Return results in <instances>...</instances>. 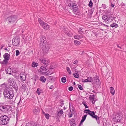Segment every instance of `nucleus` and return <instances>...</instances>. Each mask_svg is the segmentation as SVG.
I'll return each instance as SVG.
<instances>
[{
	"instance_id": "1",
	"label": "nucleus",
	"mask_w": 126,
	"mask_h": 126,
	"mask_svg": "<svg viewBox=\"0 0 126 126\" xmlns=\"http://www.w3.org/2000/svg\"><path fill=\"white\" fill-rule=\"evenodd\" d=\"M3 94L5 97L10 99H12L14 95L13 89L9 88L5 89L3 92Z\"/></svg>"
},
{
	"instance_id": "2",
	"label": "nucleus",
	"mask_w": 126,
	"mask_h": 126,
	"mask_svg": "<svg viewBox=\"0 0 126 126\" xmlns=\"http://www.w3.org/2000/svg\"><path fill=\"white\" fill-rule=\"evenodd\" d=\"M12 108L9 106L1 105L0 106V110L2 113H7L10 114L12 112Z\"/></svg>"
},
{
	"instance_id": "3",
	"label": "nucleus",
	"mask_w": 126,
	"mask_h": 126,
	"mask_svg": "<svg viewBox=\"0 0 126 126\" xmlns=\"http://www.w3.org/2000/svg\"><path fill=\"white\" fill-rule=\"evenodd\" d=\"M9 118L6 115H1L0 117V125H6L8 123Z\"/></svg>"
},
{
	"instance_id": "4",
	"label": "nucleus",
	"mask_w": 126,
	"mask_h": 126,
	"mask_svg": "<svg viewBox=\"0 0 126 126\" xmlns=\"http://www.w3.org/2000/svg\"><path fill=\"white\" fill-rule=\"evenodd\" d=\"M123 115L119 113H117L113 116V120L115 122L122 123L123 121Z\"/></svg>"
},
{
	"instance_id": "5",
	"label": "nucleus",
	"mask_w": 126,
	"mask_h": 126,
	"mask_svg": "<svg viewBox=\"0 0 126 126\" xmlns=\"http://www.w3.org/2000/svg\"><path fill=\"white\" fill-rule=\"evenodd\" d=\"M102 18L104 20V21L105 22L106 24L113 19V18L110 15H104L102 16Z\"/></svg>"
},
{
	"instance_id": "6",
	"label": "nucleus",
	"mask_w": 126,
	"mask_h": 126,
	"mask_svg": "<svg viewBox=\"0 0 126 126\" xmlns=\"http://www.w3.org/2000/svg\"><path fill=\"white\" fill-rule=\"evenodd\" d=\"M47 69V68L46 66H42L40 67V69L39 70V71L42 73H44L46 75H49L50 74V73H47L46 72H45Z\"/></svg>"
},
{
	"instance_id": "7",
	"label": "nucleus",
	"mask_w": 126,
	"mask_h": 126,
	"mask_svg": "<svg viewBox=\"0 0 126 126\" xmlns=\"http://www.w3.org/2000/svg\"><path fill=\"white\" fill-rule=\"evenodd\" d=\"M20 38L18 36L15 37L13 38L12 44L14 46H16L19 44L20 42Z\"/></svg>"
},
{
	"instance_id": "8",
	"label": "nucleus",
	"mask_w": 126,
	"mask_h": 126,
	"mask_svg": "<svg viewBox=\"0 0 126 126\" xmlns=\"http://www.w3.org/2000/svg\"><path fill=\"white\" fill-rule=\"evenodd\" d=\"M17 17L16 16H12L7 17L6 20L8 21V24L11 22L13 23L16 20Z\"/></svg>"
},
{
	"instance_id": "9",
	"label": "nucleus",
	"mask_w": 126,
	"mask_h": 126,
	"mask_svg": "<svg viewBox=\"0 0 126 126\" xmlns=\"http://www.w3.org/2000/svg\"><path fill=\"white\" fill-rule=\"evenodd\" d=\"M42 50L44 53L48 52L50 48V46L48 44H46L42 45Z\"/></svg>"
},
{
	"instance_id": "10",
	"label": "nucleus",
	"mask_w": 126,
	"mask_h": 126,
	"mask_svg": "<svg viewBox=\"0 0 126 126\" xmlns=\"http://www.w3.org/2000/svg\"><path fill=\"white\" fill-rule=\"evenodd\" d=\"M41 62L46 65H48L50 62L49 60L45 58H41L40 59Z\"/></svg>"
},
{
	"instance_id": "11",
	"label": "nucleus",
	"mask_w": 126,
	"mask_h": 126,
	"mask_svg": "<svg viewBox=\"0 0 126 126\" xmlns=\"http://www.w3.org/2000/svg\"><path fill=\"white\" fill-rule=\"evenodd\" d=\"M46 39L43 36H41L40 39V45L41 46L43 45L46 44Z\"/></svg>"
},
{
	"instance_id": "12",
	"label": "nucleus",
	"mask_w": 126,
	"mask_h": 126,
	"mask_svg": "<svg viewBox=\"0 0 126 126\" xmlns=\"http://www.w3.org/2000/svg\"><path fill=\"white\" fill-rule=\"evenodd\" d=\"M73 9V13L76 15H78L79 14V12L78 11V6L76 4H74V7Z\"/></svg>"
},
{
	"instance_id": "13",
	"label": "nucleus",
	"mask_w": 126,
	"mask_h": 126,
	"mask_svg": "<svg viewBox=\"0 0 126 126\" xmlns=\"http://www.w3.org/2000/svg\"><path fill=\"white\" fill-rule=\"evenodd\" d=\"M94 80L93 81V83L99 85L100 83L98 77H96L94 78Z\"/></svg>"
},
{
	"instance_id": "14",
	"label": "nucleus",
	"mask_w": 126,
	"mask_h": 126,
	"mask_svg": "<svg viewBox=\"0 0 126 126\" xmlns=\"http://www.w3.org/2000/svg\"><path fill=\"white\" fill-rule=\"evenodd\" d=\"M8 83L10 85L12 86L13 87L14 86V79L13 78H10L8 80Z\"/></svg>"
},
{
	"instance_id": "15",
	"label": "nucleus",
	"mask_w": 126,
	"mask_h": 126,
	"mask_svg": "<svg viewBox=\"0 0 126 126\" xmlns=\"http://www.w3.org/2000/svg\"><path fill=\"white\" fill-rule=\"evenodd\" d=\"M19 75L21 80L23 81H24L25 80L26 78V76L24 73H21Z\"/></svg>"
},
{
	"instance_id": "16",
	"label": "nucleus",
	"mask_w": 126,
	"mask_h": 126,
	"mask_svg": "<svg viewBox=\"0 0 126 126\" xmlns=\"http://www.w3.org/2000/svg\"><path fill=\"white\" fill-rule=\"evenodd\" d=\"M40 111V109L38 107H36L33 109L32 112L34 114H37V113L39 112Z\"/></svg>"
},
{
	"instance_id": "17",
	"label": "nucleus",
	"mask_w": 126,
	"mask_h": 126,
	"mask_svg": "<svg viewBox=\"0 0 126 126\" xmlns=\"http://www.w3.org/2000/svg\"><path fill=\"white\" fill-rule=\"evenodd\" d=\"M87 115H85L82 117V119L81 121L79 126H80L81 125H82L84 121L86 119Z\"/></svg>"
},
{
	"instance_id": "18",
	"label": "nucleus",
	"mask_w": 126,
	"mask_h": 126,
	"mask_svg": "<svg viewBox=\"0 0 126 126\" xmlns=\"http://www.w3.org/2000/svg\"><path fill=\"white\" fill-rule=\"evenodd\" d=\"M64 32L69 37H71L73 33L71 32L66 31V30H65L64 28Z\"/></svg>"
},
{
	"instance_id": "19",
	"label": "nucleus",
	"mask_w": 126,
	"mask_h": 126,
	"mask_svg": "<svg viewBox=\"0 0 126 126\" xmlns=\"http://www.w3.org/2000/svg\"><path fill=\"white\" fill-rule=\"evenodd\" d=\"M3 57L4 59L5 60H9V57L10 56V55L8 54V53H6L3 55Z\"/></svg>"
},
{
	"instance_id": "20",
	"label": "nucleus",
	"mask_w": 126,
	"mask_h": 126,
	"mask_svg": "<svg viewBox=\"0 0 126 126\" xmlns=\"http://www.w3.org/2000/svg\"><path fill=\"white\" fill-rule=\"evenodd\" d=\"M38 21L41 26H42L43 24L44 25L47 26L46 23L44 22L43 21L41 20V19L40 18H38Z\"/></svg>"
},
{
	"instance_id": "21",
	"label": "nucleus",
	"mask_w": 126,
	"mask_h": 126,
	"mask_svg": "<svg viewBox=\"0 0 126 126\" xmlns=\"http://www.w3.org/2000/svg\"><path fill=\"white\" fill-rule=\"evenodd\" d=\"M38 65V64L36 63L35 62H32L31 64L33 68H35L37 67Z\"/></svg>"
},
{
	"instance_id": "22",
	"label": "nucleus",
	"mask_w": 126,
	"mask_h": 126,
	"mask_svg": "<svg viewBox=\"0 0 126 126\" xmlns=\"http://www.w3.org/2000/svg\"><path fill=\"white\" fill-rule=\"evenodd\" d=\"M110 92L112 95H114L115 94V91L114 88L113 87H110Z\"/></svg>"
},
{
	"instance_id": "23",
	"label": "nucleus",
	"mask_w": 126,
	"mask_h": 126,
	"mask_svg": "<svg viewBox=\"0 0 126 126\" xmlns=\"http://www.w3.org/2000/svg\"><path fill=\"white\" fill-rule=\"evenodd\" d=\"M89 98L90 100L92 101V103L95 99V96L94 94L90 95L89 96Z\"/></svg>"
},
{
	"instance_id": "24",
	"label": "nucleus",
	"mask_w": 126,
	"mask_h": 126,
	"mask_svg": "<svg viewBox=\"0 0 126 126\" xmlns=\"http://www.w3.org/2000/svg\"><path fill=\"white\" fill-rule=\"evenodd\" d=\"M83 37V36L82 35H75L74 36V38L75 39H81Z\"/></svg>"
},
{
	"instance_id": "25",
	"label": "nucleus",
	"mask_w": 126,
	"mask_h": 126,
	"mask_svg": "<svg viewBox=\"0 0 126 126\" xmlns=\"http://www.w3.org/2000/svg\"><path fill=\"white\" fill-rule=\"evenodd\" d=\"M40 80L42 82H45L46 81V79L44 76H42L40 77Z\"/></svg>"
},
{
	"instance_id": "26",
	"label": "nucleus",
	"mask_w": 126,
	"mask_h": 126,
	"mask_svg": "<svg viewBox=\"0 0 126 126\" xmlns=\"http://www.w3.org/2000/svg\"><path fill=\"white\" fill-rule=\"evenodd\" d=\"M47 25H43L42 26L43 28L45 29L48 30L49 28V25H48L46 23Z\"/></svg>"
},
{
	"instance_id": "27",
	"label": "nucleus",
	"mask_w": 126,
	"mask_h": 126,
	"mask_svg": "<svg viewBox=\"0 0 126 126\" xmlns=\"http://www.w3.org/2000/svg\"><path fill=\"white\" fill-rule=\"evenodd\" d=\"M8 60H5V59H4L2 61H0V63L1 64H6L8 62Z\"/></svg>"
},
{
	"instance_id": "28",
	"label": "nucleus",
	"mask_w": 126,
	"mask_h": 126,
	"mask_svg": "<svg viewBox=\"0 0 126 126\" xmlns=\"http://www.w3.org/2000/svg\"><path fill=\"white\" fill-rule=\"evenodd\" d=\"M88 114L92 116L93 118H94V117H95V115L94 111H90V112Z\"/></svg>"
},
{
	"instance_id": "29",
	"label": "nucleus",
	"mask_w": 126,
	"mask_h": 126,
	"mask_svg": "<svg viewBox=\"0 0 126 126\" xmlns=\"http://www.w3.org/2000/svg\"><path fill=\"white\" fill-rule=\"evenodd\" d=\"M94 118L96 119L98 124H99L100 123L99 117H98L97 116V115H95V116L94 117Z\"/></svg>"
},
{
	"instance_id": "30",
	"label": "nucleus",
	"mask_w": 126,
	"mask_h": 126,
	"mask_svg": "<svg viewBox=\"0 0 126 126\" xmlns=\"http://www.w3.org/2000/svg\"><path fill=\"white\" fill-rule=\"evenodd\" d=\"M74 42L75 45L76 46L79 45L81 43L79 41L76 40L74 41Z\"/></svg>"
},
{
	"instance_id": "31",
	"label": "nucleus",
	"mask_w": 126,
	"mask_h": 126,
	"mask_svg": "<svg viewBox=\"0 0 126 126\" xmlns=\"http://www.w3.org/2000/svg\"><path fill=\"white\" fill-rule=\"evenodd\" d=\"M61 81L63 83H65L66 81V78L65 77H63L61 79Z\"/></svg>"
},
{
	"instance_id": "32",
	"label": "nucleus",
	"mask_w": 126,
	"mask_h": 126,
	"mask_svg": "<svg viewBox=\"0 0 126 126\" xmlns=\"http://www.w3.org/2000/svg\"><path fill=\"white\" fill-rule=\"evenodd\" d=\"M88 82H92L93 81V79L92 77H89L87 78Z\"/></svg>"
},
{
	"instance_id": "33",
	"label": "nucleus",
	"mask_w": 126,
	"mask_h": 126,
	"mask_svg": "<svg viewBox=\"0 0 126 126\" xmlns=\"http://www.w3.org/2000/svg\"><path fill=\"white\" fill-rule=\"evenodd\" d=\"M110 26L112 27H115L116 28L117 27V25L116 23H114L111 24Z\"/></svg>"
},
{
	"instance_id": "34",
	"label": "nucleus",
	"mask_w": 126,
	"mask_h": 126,
	"mask_svg": "<svg viewBox=\"0 0 126 126\" xmlns=\"http://www.w3.org/2000/svg\"><path fill=\"white\" fill-rule=\"evenodd\" d=\"M66 70L69 74L70 75L71 74V71L70 69V68L69 67H66Z\"/></svg>"
},
{
	"instance_id": "35",
	"label": "nucleus",
	"mask_w": 126,
	"mask_h": 126,
	"mask_svg": "<svg viewBox=\"0 0 126 126\" xmlns=\"http://www.w3.org/2000/svg\"><path fill=\"white\" fill-rule=\"evenodd\" d=\"M78 33L80 34H82L84 33V32L82 30L79 28L78 31Z\"/></svg>"
},
{
	"instance_id": "36",
	"label": "nucleus",
	"mask_w": 126,
	"mask_h": 126,
	"mask_svg": "<svg viewBox=\"0 0 126 126\" xmlns=\"http://www.w3.org/2000/svg\"><path fill=\"white\" fill-rule=\"evenodd\" d=\"M41 90L40 88H38L37 89V90L36 91V92L38 95L40 94L41 93Z\"/></svg>"
},
{
	"instance_id": "37",
	"label": "nucleus",
	"mask_w": 126,
	"mask_h": 126,
	"mask_svg": "<svg viewBox=\"0 0 126 126\" xmlns=\"http://www.w3.org/2000/svg\"><path fill=\"white\" fill-rule=\"evenodd\" d=\"M70 124L75 123V120L73 119H71L70 122Z\"/></svg>"
},
{
	"instance_id": "38",
	"label": "nucleus",
	"mask_w": 126,
	"mask_h": 126,
	"mask_svg": "<svg viewBox=\"0 0 126 126\" xmlns=\"http://www.w3.org/2000/svg\"><path fill=\"white\" fill-rule=\"evenodd\" d=\"M74 77L76 78H78L79 77V74L76 73H74L73 74Z\"/></svg>"
},
{
	"instance_id": "39",
	"label": "nucleus",
	"mask_w": 126,
	"mask_h": 126,
	"mask_svg": "<svg viewBox=\"0 0 126 126\" xmlns=\"http://www.w3.org/2000/svg\"><path fill=\"white\" fill-rule=\"evenodd\" d=\"M26 85L25 84H24L22 85V86L21 87V88L22 89L25 90L26 88Z\"/></svg>"
},
{
	"instance_id": "40",
	"label": "nucleus",
	"mask_w": 126,
	"mask_h": 126,
	"mask_svg": "<svg viewBox=\"0 0 126 126\" xmlns=\"http://www.w3.org/2000/svg\"><path fill=\"white\" fill-rule=\"evenodd\" d=\"M68 6L69 7H72L73 8L74 7V4L73 3H71L69 4Z\"/></svg>"
},
{
	"instance_id": "41",
	"label": "nucleus",
	"mask_w": 126,
	"mask_h": 126,
	"mask_svg": "<svg viewBox=\"0 0 126 126\" xmlns=\"http://www.w3.org/2000/svg\"><path fill=\"white\" fill-rule=\"evenodd\" d=\"M93 4V3L91 1V0L89 2L88 5L90 7H91L92 6Z\"/></svg>"
},
{
	"instance_id": "42",
	"label": "nucleus",
	"mask_w": 126,
	"mask_h": 126,
	"mask_svg": "<svg viewBox=\"0 0 126 126\" xmlns=\"http://www.w3.org/2000/svg\"><path fill=\"white\" fill-rule=\"evenodd\" d=\"M11 69L10 68H8L7 69V70H6L7 73L8 74H11V71H11Z\"/></svg>"
},
{
	"instance_id": "43",
	"label": "nucleus",
	"mask_w": 126,
	"mask_h": 126,
	"mask_svg": "<svg viewBox=\"0 0 126 126\" xmlns=\"http://www.w3.org/2000/svg\"><path fill=\"white\" fill-rule=\"evenodd\" d=\"M50 116V115L48 113L46 114H45V117L47 119H49V117Z\"/></svg>"
},
{
	"instance_id": "44",
	"label": "nucleus",
	"mask_w": 126,
	"mask_h": 126,
	"mask_svg": "<svg viewBox=\"0 0 126 126\" xmlns=\"http://www.w3.org/2000/svg\"><path fill=\"white\" fill-rule=\"evenodd\" d=\"M90 111L89 110H85L84 111V112L86 113L89 114V113H90Z\"/></svg>"
},
{
	"instance_id": "45",
	"label": "nucleus",
	"mask_w": 126,
	"mask_h": 126,
	"mask_svg": "<svg viewBox=\"0 0 126 126\" xmlns=\"http://www.w3.org/2000/svg\"><path fill=\"white\" fill-rule=\"evenodd\" d=\"M20 54L18 50H17L16 51V56H17L18 55Z\"/></svg>"
},
{
	"instance_id": "46",
	"label": "nucleus",
	"mask_w": 126,
	"mask_h": 126,
	"mask_svg": "<svg viewBox=\"0 0 126 126\" xmlns=\"http://www.w3.org/2000/svg\"><path fill=\"white\" fill-rule=\"evenodd\" d=\"M63 112L62 110V109L61 110H60L59 112H58V114L59 113L60 114H63Z\"/></svg>"
},
{
	"instance_id": "47",
	"label": "nucleus",
	"mask_w": 126,
	"mask_h": 126,
	"mask_svg": "<svg viewBox=\"0 0 126 126\" xmlns=\"http://www.w3.org/2000/svg\"><path fill=\"white\" fill-rule=\"evenodd\" d=\"M71 111L70 113H69V117H72V115H73V114L72 113L71 111Z\"/></svg>"
},
{
	"instance_id": "48",
	"label": "nucleus",
	"mask_w": 126,
	"mask_h": 126,
	"mask_svg": "<svg viewBox=\"0 0 126 126\" xmlns=\"http://www.w3.org/2000/svg\"><path fill=\"white\" fill-rule=\"evenodd\" d=\"M78 86L79 88V89L81 90H82L83 88H82V87L81 86V85H79Z\"/></svg>"
},
{
	"instance_id": "49",
	"label": "nucleus",
	"mask_w": 126,
	"mask_h": 126,
	"mask_svg": "<svg viewBox=\"0 0 126 126\" xmlns=\"http://www.w3.org/2000/svg\"><path fill=\"white\" fill-rule=\"evenodd\" d=\"M68 90L70 91H72L73 90V87L72 86L69 87L68 88Z\"/></svg>"
},
{
	"instance_id": "50",
	"label": "nucleus",
	"mask_w": 126,
	"mask_h": 126,
	"mask_svg": "<svg viewBox=\"0 0 126 126\" xmlns=\"http://www.w3.org/2000/svg\"><path fill=\"white\" fill-rule=\"evenodd\" d=\"M82 81L83 82H88V81L87 79H82Z\"/></svg>"
},
{
	"instance_id": "51",
	"label": "nucleus",
	"mask_w": 126,
	"mask_h": 126,
	"mask_svg": "<svg viewBox=\"0 0 126 126\" xmlns=\"http://www.w3.org/2000/svg\"><path fill=\"white\" fill-rule=\"evenodd\" d=\"M102 6L103 8L104 9H105L106 8V6L105 4H103L102 5Z\"/></svg>"
},
{
	"instance_id": "52",
	"label": "nucleus",
	"mask_w": 126,
	"mask_h": 126,
	"mask_svg": "<svg viewBox=\"0 0 126 126\" xmlns=\"http://www.w3.org/2000/svg\"><path fill=\"white\" fill-rule=\"evenodd\" d=\"M83 104L85 106V108H88V107L87 106V105L85 103H83Z\"/></svg>"
},
{
	"instance_id": "53",
	"label": "nucleus",
	"mask_w": 126,
	"mask_h": 126,
	"mask_svg": "<svg viewBox=\"0 0 126 126\" xmlns=\"http://www.w3.org/2000/svg\"><path fill=\"white\" fill-rule=\"evenodd\" d=\"M78 63V61L77 60H76L74 62V64H77Z\"/></svg>"
},
{
	"instance_id": "54",
	"label": "nucleus",
	"mask_w": 126,
	"mask_h": 126,
	"mask_svg": "<svg viewBox=\"0 0 126 126\" xmlns=\"http://www.w3.org/2000/svg\"><path fill=\"white\" fill-rule=\"evenodd\" d=\"M54 67L52 65H50V69H53L54 68Z\"/></svg>"
},
{
	"instance_id": "55",
	"label": "nucleus",
	"mask_w": 126,
	"mask_h": 126,
	"mask_svg": "<svg viewBox=\"0 0 126 126\" xmlns=\"http://www.w3.org/2000/svg\"><path fill=\"white\" fill-rule=\"evenodd\" d=\"M101 25H103L104 26H106V27H108V26L107 25H106L103 23H102L101 22Z\"/></svg>"
},
{
	"instance_id": "56",
	"label": "nucleus",
	"mask_w": 126,
	"mask_h": 126,
	"mask_svg": "<svg viewBox=\"0 0 126 126\" xmlns=\"http://www.w3.org/2000/svg\"><path fill=\"white\" fill-rule=\"evenodd\" d=\"M111 6L112 7H113L115 5V4H112L111 2Z\"/></svg>"
},
{
	"instance_id": "57",
	"label": "nucleus",
	"mask_w": 126,
	"mask_h": 126,
	"mask_svg": "<svg viewBox=\"0 0 126 126\" xmlns=\"http://www.w3.org/2000/svg\"><path fill=\"white\" fill-rule=\"evenodd\" d=\"M71 125V126H76V125L75 123L74 124H70Z\"/></svg>"
},
{
	"instance_id": "58",
	"label": "nucleus",
	"mask_w": 126,
	"mask_h": 126,
	"mask_svg": "<svg viewBox=\"0 0 126 126\" xmlns=\"http://www.w3.org/2000/svg\"><path fill=\"white\" fill-rule=\"evenodd\" d=\"M53 87H54L52 85L49 88L50 89H52L53 88Z\"/></svg>"
},
{
	"instance_id": "59",
	"label": "nucleus",
	"mask_w": 126,
	"mask_h": 126,
	"mask_svg": "<svg viewBox=\"0 0 126 126\" xmlns=\"http://www.w3.org/2000/svg\"><path fill=\"white\" fill-rule=\"evenodd\" d=\"M102 126H108L105 123H104Z\"/></svg>"
},
{
	"instance_id": "60",
	"label": "nucleus",
	"mask_w": 126,
	"mask_h": 126,
	"mask_svg": "<svg viewBox=\"0 0 126 126\" xmlns=\"http://www.w3.org/2000/svg\"><path fill=\"white\" fill-rule=\"evenodd\" d=\"M2 113V112H1V111H0V115Z\"/></svg>"
},
{
	"instance_id": "61",
	"label": "nucleus",
	"mask_w": 126,
	"mask_h": 126,
	"mask_svg": "<svg viewBox=\"0 0 126 126\" xmlns=\"http://www.w3.org/2000/svg\"><path fill=\"white\" fill-rule=\"evenodd\" d=\"M4 49L6 50H7V48H4Z\"/></svg>"
},
{
	"instance_id": "62",
	"label": "nucleus",
	"mask_w": 126,
	"mask_h": 126,
	"mask_svg": "<svg viewBox=\"0 0 126 126\" xmlns=\"http://www.w3.org/2000/svg\"><path fill=\"white\" fill-rule=\"evenodd\" d=\"M64 28L65 29V30H65L66 29H65V28H64V27H63V28H62V29H63V30H64L63 31H64Z\"/></svg>"
},
{
	"instance_id": "63",
	"label": "nucleus",
	"mask_w": 126,
	"mask_h": 126,
	"mask_svg": "<svg viewBox=\"0 0 126 126\" xmlns=\"http://www.w3.org/2000/svg\"><path fill=\"white\" fill-rule=\"evenodd\" d=\"M11 45L10 44H8V46L9 47H11Z\"/></svg>"
},
{
	"instance_id": "64",
	"label": "nucleus",
	"mask_w": 126,
	"mask_h": 126,
	"mask_svg": "<svg viewBox=\"0 0 126 126\" xmlns=\"http://www.w3.org/2000/svg\"><path fill=\"white\" fill-rule=\"evenodd\" d=\"M94 2H96V0H93Z\"/></svg>"
}]
</instances>
